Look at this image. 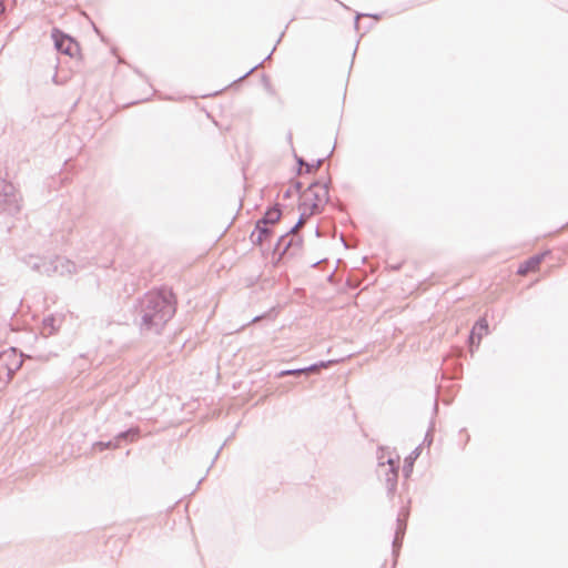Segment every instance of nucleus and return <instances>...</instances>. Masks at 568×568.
I'll use <instances>...</instances> for the list:
<instances>
[{
    "label": "nucleus",
    "mask_w": 568,
    "mask_h": 568,
    "mask_svg": "<svg viewBox=\"0 0 568 568\" xmlns=\"http://www.w3.org/2000/svg\"><path fill=\"white\" fill-rule=\"evenodd\" d=\"M140 435L139 427H130L123 432H120L114 436L115 443H118V447L120 446L121 442L131 443L138 439Z\"/></svg>",
    "instance_id": "dca6fc26"
},
{
    "label": "nucleus",
    "mask_w": 568,
    "mask_h": 568,
    "mask_svg": "<svg viewBox=\"0 0 568 568\" xmlns=\"http://www.w3.org/2000/svg\"><path fill=\"white\" fill-rule=\"evenodd\" d=\"M405 530H406V524L403 523L400 520V518H397V529L395 531V536H394V539L392 542L393 556L395 557V559L398 557Z\"/></svg>",
    "instance_id": "ddd939ff"
},
{
    "label": "nucleus",
    "mask_w": 568,
    "mask_h": 568,
    "mask_svg": "<svg viewBox=\"0 0 568 568\" xmlns=\"http://www.w3.org/2000/svg\"><path fill=\"white\" fill-rule=\"evenodd\" d=\"M362 17H372L376 20L381 19V14H366V13H357L356 17H355V28L358 29V20L359 18Z\"/></svg>",
    "instance_id": "a878e982"
},
{
    "label": "nucleus",
    "mask_w": 568,
    "mask_h": 568,
    "mask_svg": "<svg viewBox=\"0 0 568 568\" xmlns=\"http://www.w3.org/2000/svg\"><path fill=\"white\" fill-rule=\"evenodd\" d=\"M293 194V189L292 187H288L284 193H283V196L284 199H288L291 197Z\"/></svg>",
    "instance_id": "c756f323"
},
{
    "label": "nucleus",
    "mask_w": 568,
    "mask_h": 568,
    "mask_svg": "<svg viewBox=\"0 0 568 568\" xmlns=\"http://www.w3.org/2000/svg\"><path fill=\"white\" fill-rule=\"evenodd\" d=\"M7 358V364L9 366V372H11V375L13 376L17 371H19L22 366V358L20 355L17 354L14 348H11L9 352H4Z\"/></svg>",
    "instance_id": "2eb2a0df"
},
{
    "label": "nucleus",
    "mask_w": 568,
    "mask_h": 568,
    "mask_svg": "<svg viewBox=\"0 0 568 568\" xmlns=\"http://www.w3.org/2000/svg\"><path fill=\"white\" fill-rule=\"evenodd\" d=\"M263 80H264V82H265V88H266V90H267L270 93H272V94H273V93H274V90H273V88H272L271 83L267 81L266 75H264V77H263Z\"/></svg>",
    "instance_id": "c85d7f7f"
},
{
    "label": "nucleus",
    "mask_w": 568,
    "mask_h": 568,
    "mask_svg": "<svg viewBox=\"0 0 568 568\" xmlns=\"http://www.w3.org/2000/svg\"><path fill=\"white\" fill-rule=\"evenodd\" d=\"M422 453V445H418L414 450L410 452V454L404 459L403 465V476L405 478H408L414 468L415 460L420 456Z\"/></svg>",
    "instance_id": "4468645a"
},
{
    "label": "nucleus",
    "mask_w": 568,
    "mask_h": 568,
    "mask_svg": "<svg viewBox=\"0 0 568 568\" xmlns=\"http://www.w3.org/2000/svg\"><path fill=\"white\" fill-rule=\"evenodd\" d=\"M486 334H488V322L486 318L480 317L476 321L474 327L470 331L469 343L473 345L476 339V343L479 344L480 339Z\"/></svg>",
    "instance_id": "9d476101"
},
{
    "label": "nucleus",
    "mask_w": 568,
    "mask_h": 568,
    "mask_svg": "<svg viewBox=\"0 0 568 568\" xmlns=\"http://www.w3.org/2000/svg\"><path fill=\"white\" fill-rule=\"evenodd\" d=\"M224 445H225V443H224V444L219 448V450L216 452V454H215V456H214V458H213V460H212V464H213V463L215 462V459L219 457V455H220V453H221L222 448L224 447Z\"/></svg>",
    "instance_id": "7c9ffc66"
},
{
    "label": "nucleus",
    "mask_w": 568,
    "mask_h": 568,
    "mask_svg": "<svg viewBox=\"0 0 568 568\" xmlns=\"http://www.w3.org/2000/svg\"><path fill=\"white\" fill-rule=\"evenodd\" d=\"M434 423H430L428 430L425 434L424 442L422 445L430 446L433 443Z\"/></svg>",
    "instance_id": "b1692460"
},
{
    "label": "nucleus",
    "mask_w": 568,
    "mask_h": 568,
    "mask_svg": "<svg viewBox=\"0 0 568 568\" xmlns=\"http://www.w3.org/2000/svg\"><path fill=\"white\" fill-rule=\"evenodd\" d=\"M94 448H98L100 452L105 449H115L118 448V443H115V439H110L106 442H97L94 445Z\"/></svg>",
    "instance_id": "6ab92c4d"
},
{
    "label": "nucleus",
    "mask_w": 568,
    "mask_h": 568,
    "mask_svg": "<svg viewBox=\"0 0 568 568\" xmlns=\"http://www.w3.org/2000/svg\"><path fill=\"white\" fill-rule=\"evenodd\" d=\"M303 237L295 231L288 230L281 235L274 246V254H278L277 263L285 257H296L301 254Z\"/></svg>",
    "instance_id": "20e7f679"
},
{
    "label": "nucleus",
    "mask_w": 568,
    "mask_h": 568,
    "mask_svg": "<svg viewBox=\"0 0 568 568\" xmlns=\"http://www.w3.org/2000/svg\"><path fill=\"white\" fill-rule=\"evenodd\" d=\"M21 195L16 186L0 178V213L14 215L21 210Z\"/></svg>",
    "instance_id": "39448f33"
},
{
    "label": "nucleus",
    "mask_w": 568,
    "mask_h": 568,
    "mask_svg": "<svg viewBox=\"0 0 568 568\" xmlns=\"http://www.w3.org/2000/svg\"><path fill=\"white\" fill-rule=\"evenodd\" d=\"M4 12V4L2 2H0V14Z\"/></svg>",
    "instance_id": "72a5a7b5"
},
{
    "label": "nucleus",
    "mask_w": 568,
    "mask_h": 568,
    "mask_svg": "<svg viewBox=\"0 0 568 568\" xmlns=\"http://www.w3.org/2000/svg\"><path fill=\"white\" fill-rule=\"evenodd\" d=\"M51 38L54 42V48L71 58L80 52L79 43L68 33L61 31L58 28H53L51 32Z\"/></svg>",
    "instance_id": "0eeeda50"
},
{
    "label": "nucleus",
    "mask_w": 568,
    "mask_h": 568,
    "mask_svg": "<svg viewBox=\"0 0 568 568\" xmlns=\"http://www.w3.org/2000/svg\"><path fill=\"white\" fill-rule=\"evenodd\" d=\"M176 296L172 288L161 286L138 297L133 305V322L141 334L162 333L176 313Z\"/></svg>",
    "instance_id": "f257e3e1"
},
{
    "label": "nucleus",
    "mask_w": 568,
    "mask_h": 568,
    "mask_svg": "<svg viewBox=\"0 0 568 568\" xmlns=\"http://www.w3.org/2000/svg\"><path fill=\"white\" fill-rule=\"evenodd\" d=\"M315 234H316L317 237L321 236V231H320L318 226L315 227Z\"/></svg>",
    "instance_id": "2f4dec72"
},
{
    "label": "nucleus",
    "mask_w": 568,
    "mask_h": 568,
    "mask_svg": "<svg viewBox=\"0 0 568 568\" xmlns=\"http://www.w3.org/2000/svg\"><path fill=\"white\" fill-rule=\"evenodd\" d=\"M303 368H293V369H283L277 374V377H284V376H301L303 375Z\"/></svg>",
    "instance_id": "4be33fe9"
},
{
    "label": "nucleus",
    "mask_w": 568,
    "mask_h": 568,
    "mask_svg": "<svg viewBox=\"0 0 568 568\" xmlns=\"http://www.w3.org/2000/svg\"><path fill=\"white\" fill-rule=\"evenodd\" d=\"M308 200L303 199V201L300 203L298 209L302 211L301 215L298 217V221L290 229L292 231H295L304 223V220L310 216L307 213L308 210Z\"/></svg>",
    "instance_id": "a211bd4d"
},
{
    "label": "nucleus",
    "mask_w": 568,
    "mask_h": 568,
    "mask_svg": "<svg viewBox=\"0 0 568 568\" xmlns=\"http://www.w3.org/2000/svg\"><path fill=\"white\" fill-rule=\"evenodd\" d=\"M334 151V148L332 149V151L327 154L326 159L329 158L332 155ZM294 159H295V162L297 164V174H302V166H305V173H312L316 170L320 169V166L323 164V162L325 161V158H321V159H317L315 162L313 163H308L306 162L302 156H300L296 152H294Z\"/></svg>",
    "instance_id": "1a4fd4ad"
},
{
    "label": "nucleus",
    "mask_w": 568,
    "mask_h": 568,
    "mask_svg": "<svg viewBox=\"0 0 568 568\" xmlns=\"http://www.w3.org/2000/svg\"><path fill=\"white\" fill-rule=\"evenodd\" d=\"M341 241L343 242L344 246L347 247L343 235L341 236Z\"/></svg>",
    "instance_id": "c9c22d12"
},
{
    "label": "nucleus",
    "mask_w": 568,
    "mask_h": 568,
    "mask_svg": "<svg viewBox=\"0 0 568 568\" xmlns=\"http://www.w3.org/2000/svg\"><path fill=\"white\" fill-rule=\"evenodd\" d=\"M55 317L53 315H48L43 318L42 325L43 329H49V334H53L55 331Z\"/></svg>",
    "instance_id": "aec40b11"
},
{
    "label": "nucleus",
    "mask_w": 568,
    "mask_h": 568,
    "mask_svg": "<svg viewBox=\"0 0 568 568\" xmlns=\"http://www.w3.org/2000/svg\"><path fill=\"white\" fill-rule=\"evenodd\" d=\"M386 463L388 464V466L382 469H377V473L379 477L384 478L387 496L389 498H393L397 489L399 456L397 455L395 458L388 456Z\"/></svg>",
    "instance_id": "423d86ee"
},
{
    "label": "nucleus",
    "mask_w": 568,
    "mask_h": 568,
    "mask_svg": "<svg viewBox=\"0 0 568 568\" xmlns=\"http://www.w3.org/2000/svg\"><path fill=\"white\" fill-rule=\"evenodd\" d=\"M21 262L36 273L44 274L48 276L59 274H72L75 272V264L62 256H54L53 258L41 257L33 254L22 256Z\"/></svg>",
    "instance_id": "f03ea898"
},
{
    "label": "nucleus",
    "mask_w": 568,
    "mask_h": 568,
    "mask_svg": "<svg viewBox=\"0 0 568 568\" xmlns=\"http://www.w3.org/2000/svg\"><path fill=\"white\" fill-rule=\"evenodd\" d=\"M281 216H282L281 205L278 203H276L273 206L267 207V210L264 212L263 216L261 219H258L256 222H258L260 224L273 225L281 220Z\"/></svg>",
    "instance_id": "9b49d317"
},
{
    "label": "nucleus",
    "mask_w": 568,
    "mask_h": 568,
    "mask_svg": "<svg viewBox=\"0 0 568 568\" xmlns=\"http://www.w3.org/2000/svg\"><path fill=\"white\" fill-rule=\"evenodd\" d=\"M273 235V230L268 225L255 222L254 230L250 235V240L254 245H262L264 241L270 240Z\"/></svg>",
    "instance_id": "6e6552de"
},
{
    "label": "nucleus",
    "mask_w": 568,
    "mask_h": 568,
    "mask_svg": "<svg viewBox=\"0 0 568 568\" xmlns=\"http://www.w3.org/2000/svg\"><path fill=\"white\" fill-rule=\"evenodd\" d=\"M283 36H284V32H282V33H281V36H280V38L277 39V42H276V43L281 42V39H282V37H283Z\"/></svg>",
    "instance_id": "e433bc0d"
},
{
    "label": "nucleus",
    "mask_w": 568,
    "mask_h": 568,
    "mask_svg": "<svg viewBox=\"0 0 568 568\" xmlns=\"http://www.w3.org/2000/svg\"><path fill=\"white\" fill-rule=\"evenodd\" d=\"M335 363H337V361L328 359V361L316 362V365H317L318 369H321V368H327V367L332 366Z\"/></svg>",
    "instance_id": "393cba45"
},
{
    "label": "nucleus",
    "mask_w": 568,
    "mask_h": 568,
    "mask_svg": "<svg viewBox=\"0 0 568 568\" xmlns=\"http://www.w3.org/2000/svg\"><path fill=\"white\" fill-rule=\"evenodd\" d=\"M287 139L290 140V142H292V133L291 132L287 134Z\"/></svg>",
    "instance_id": "4c0bfd02"
},
{
    "label": "nucleus",
    "mask_w": 568,
    "mask_h": 568,
    "mask_svg": "<svg viewBox=\"0 0 568 568\" xmlns=\"http://www.w3.org/2000/svg\"><path fill=\"white\" fill-rule=\"evenodd\" d=\"M546 254L547 252L530 256L528 260H526L523 264L519 265L517 273L526 274L529 271H535L539 266Z\"/></svg>",
    "instance_id": "f8f14e48"
},
{
    "label": "nucleus",
    "mask_w": 568,
    "mask_h": 568,
    "mask_svg": "<svg viewBox=\"0 0 568 568\" xmlns=\"http://www.w3.org/2000/svg\"><path fill=\"white\" fill-rule=\"evenodd\" d=\"M203 479H204V478H201V479L199 480L197 486L202 484Z\"/></svg>",
    "instance_id": "58836bf2"
},
{
    "label": "nucleus",
    "mask_w": 568,
    "mask_h": 568,
    "mask_svg": "<svg viewBox=\"0 0 568 568\" xmlns=\"http://www.w3.org/2000/svg\"><path fill=\"white\" fill-rule=\"evenodd\" d=\"M437 409H438V405H437V402H435V404H434V412L436 413Z\"/></svg>",
    "instance_id": "f704fd0d"
},
{
    "label": "nucleus",
    "mask_w": 568,
    "mask_h": 568,
    "mask_svg": "<svg viewBox=\"0 0 568 568\" xmlns=\"http://www.w3.org/2000/svg\"><path fill=\"white\" fill-rule=\"evenodd\" d=\"M302 187H303V183L301 181L293 182V185H292L293 191L298 193L301 197L302 196L304 197V192H302Z\"/></svg>",
    "instance_id": "bb28decb"
},
{
    "label": "nucleus",
    "mask_w": 568,
    "mask_h": 568,
    "mask_svg": "<svg viewBox=\"0 0 568 568\" xmlns=\"http://www.w3.org/2000/svg\"><path fill=\"white\" fill-rule=\"evenodd\" d=\"M385 450L383 447H379L378 448V452H377V459H378V469H382V468H385L388 466V464L386 463V459L385 458V455H384Z\"/></svg>",
    "instance_id": "5701e85b"
},
{
    "label": "nucleus",
    "mask_w": 568,
    "mask_h": 568,
    "mask_svg": "<svg viewBox=\"0 0 568 568\" xmlns=\"http://www.w3.org/2000/svg\"><path fill=\"white\" fill-rule=\"evenodd\" d=\"M7 358L4 352L0 354V381H6V383L10 382L12 378L11 372H9V366L7 364Z\"/></svg>",
    "instance_id": "f3484780"
},
{
    "label": "nucleus",
    "mask_w": 568,
    "mask_h": 568,
    "mask_svg": "<svg viewBox=\"0 0 568 568\" xmlns=\"http://www.w3.org/2000/svg\"><path fill=\"white\" fill-rule=\"evenodd\" d=\"M331 183V178L325 182L315 180L304 191V199L308 200V215L322 213L324 205L329 202L328 189Z\"/></svg>",
    "instance_id": "7ed1b4c3"
},
{
    "label": "nucleus",
    "mask_w": 568,
    "mask_h": 568,
    "mask_svg": "<svg viewBox=\"0 0 568 568\" xmlns=\"http://www.w3.org/2000/svg\"><path fill=\"white\" fill-rule=\"evenodd\" d=\"M302 368H303V373L304 374H307V373H318L320 372L316 363H313V364H311L308 366H305V367H302Z\"/></svg>",
    "instance_id": "cd10ccee"
},
{
    "label": "nucleus",
    "mask_w": 568,
    "mask_h": 568,
    "mask_svg": "<svg viewBox=\"0 0 568 568\" xmlns=\"http://www.w3.org/2000/svg\"><path fill=\"white\" fill-rule=\"evenodd\" d=\"M39 357H40L41 359L48 361L50 356H49V355H39Z\"/></svg>",
    "instance_id": "473e14b6"
},
{
    "label": "nucleus",
    "mask_w": 568,
    "mask_h": 568,
    "mask_svg": "<svg viewBox=\"0 0 568 568\" xmlns=\"http://www.w3.org/2000/svg\"><path fill=\"white\" fill-rule=\"evenodd\" d=\"M275 48L276 45H274V48L272 49V51L268 53V55L262 60L261 62L256 63L254 67H252L246 73H244L243 75H241L237 80H235V82L237 81H241L243 80L244 78H246L247 75H250L251 73H253L257 68H260L266 60H268L271 58V55L273 54V52L275 51Z\"/></svg>",
    "instance_id": "412c9836"
}]
</instances>
